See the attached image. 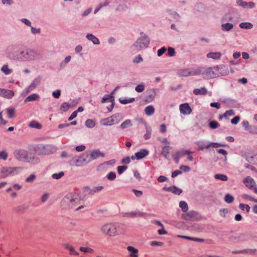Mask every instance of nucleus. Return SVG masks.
<instances>
[{"label": "nucleus", "instance_id": "40", "mask_svg": "<svg viewBox=\"0 0 257 257\" xmlns=\"http://www.w3.org/2000/svg\"><path fill=\"white\" fill-rule=\"evenodd\" d=\"M71 105L68 102H65L61 104L60 109L63 112H66L71 107Z\"/></svg>", "mask_w": 257, "mask_h": 257}, {"label": "nucleus", "instance_id": "27", "mask_svg": "<svg viewBox=\"0 0 257 257\" xmlns=\"http://www.w3.org/2000/svg\"><path fill=\"white\" fill-rule=\"evenodd\" d=\"M221 56V53L220 52H209L208 53L206 56L208 58H211L214 60H218L220 58Z\"/></svg>", "mask_w": 257, "mask_h": 257}, {"label": "nucleus", "instance_id": "42", "mask_svg": "<svg viewBox=\"0 0 257 257\" xmlns=\"http://www.w3.org/2000/svg\"><path fill=\"white\" fill-rule=\"evenodd\" d=\"M71 59V57L70 56H68L66 57L64 60L60 63V67L61 68L65 67L66 66V65L70 62Z\"/></svg>", "mask_w": 257, "mask_h": 257}, {"label": "nucleus", "instance_id": "52", "mask_svg": "<svg viewBox=\"0 0 257 257\" xmlns=\"http://www.w3.org/2000/svg\"><path fill=\"white\" fill-rule=\"evenodd\" d=\"M235 114L234 111L232 109H229L226 110L225 113L223 114V116L225 118H227L228 116H233Z\"/></svg>", "mask_w": 257, "mask_h": 257}, {"label": "nucleus", "instance_id": "36", "mask_svg": "<svg viewBox=\"0 0 257 257\" xmlns=\"http://www.w3.org/2000/svg\"><path fill=\"white\" fill-rule=\"evenodd\" d=\"M170 154L169 146H164L162 148V154L166 158H168Z\"/></svg>", "mask_w": 257, "mask_h": 257}, {"label": "nucleus", "instance_id": "32", "mask_svg": "<svg viewBox=\"0 0 257 257\" xmlns=\"http://www.w3.org/2000/svg\"><path fill=\"white\" fill-rule=\"evenodd\" d=\"M112 117H116V114H114V115H113L111 117H109L104 118L103 120V124L104 125H111L112 124H113L114 120L112 118Z\"/></svg>", "mask_w": 257, "mask_h": 257}, {"label": "nucleus", "instance_id": "5", "mask_svg": "<svg viewBox=\"0 0 257 257\" xmlns=\"http://www.w3.org/2000/svg\"><path fill=\"white\" fill-rule=\"evenodd\" d=\"M183 219L186 221H195L201 219L200 214L195 211H190L183 214Z\"/></svg>", "mask_w": 257, "mask_h": 257}, {"label": "nucleus", "instance_id": "62", "mask_svg": "<svg viewBox=\"0 0 257 257\" xmlns=\"http://www.w3.org/2000/svg\"><path fill=\"white\" fill-rule=\"evenodd\" d=\"M127 166H120L117 167V172L119 174H122L126 169Z\"/></svg>", "mask_w": 257, "mask_h": 257}, {"label": "nucleus", "instance_id": "16", "mask_svg": "<svg viewBox=\"0 0 257 257\" xmlns=\"http://www.w3.org/2000/svg\"><path fill=\"white\" fill-rule=\"evenodd\" d=\"M246 160L250 164L257 165V154L248 153L247 155Z\"/></svg>", "mask_w": 257, "mask_h": 257}, {"label": "nucleus", "instance_id": "58", "mask_svg": "<svg viewBox=\"0 0 257 257\" xmlns=\"http://www.w3.org/2000/svg\"><path fill=\"white\" fill-rule=\"evenodd\" d=\"M240 117L239 115H236L234 116L232 119L231 120V123L232 124H237L239 120H240Z\"/></svg>", "mask_w": 257, "mask_h": 257}, {"label": "nucleus", "instance_id": "41", "mask_svg": "<svg viewBox=\"0 0 257 257\" xmlns=\"http://www.w3.org/2000/svg\"><path fill=\"white\" fill-rule=\"evenodd\" d=\"M208 125L211 129L214 130L219 126V123L217 121L212 120L209 122Z\"/></svg>", "mask_w": 257, "mask_h": 257}, {"label": "nucleus", "instance_id": "24", "mask_svg": "<svg viewBox=\"0 0 257 257\" xmlns=\"http://www.w3.org/2000/svg\"><path fill=\"white\" fill-rule=\"evenodd\" d=\"M114 100V96L112 95V93H110L108 94H105L102 98L101 102L104 103L108 102H111Z\"/></svg>", "mask_w": 257, "mask_h": 257}, {"label": "nucleus", "instance_id": "17", "mask_svg": "<svg viewBox=\"0 0 257 257\" xmlns=\"http://www.w3.org/2000/svg\"><path fill=\"white\" fill-rule=\"evenodd\" d=\"M89 155L91 160H95L99 157H104V154L98 149L92 150L90 152Z\"/></svg>", "mask_w": 257, "mask_h": 257}, {"label": "nucleus", "instance_id": "44", "mask_svg": "<svg viewBox=\"0 0 257 257\" xmlns=\"http://www.w3.org/2000/svg\"><path fill=\"white\" fill-rule=\"evenodd\" d=\"M85 124L87 127L92 128L94 127L95 123L92 119H88L86 120Z\"/></svg>", "mask_w": 257, "mask_h": 257}, {"label": "nucleus", "instance_id": "50", "mask_svg": "<svg viewBox=\"0 0 257 257\" xmlns=\"http://www.w3.org/2000/svg\"><path fill=\"white\" fill-rule=\"evenodd\" d=\"M214 177L215 179H219L223 181H227L228 179L227 177L223 174H216Z\"/></svg>", "mask_w": 257, "mask_h": 257}, {"label": "nucleus", "instance_id": "46", "mask_svg": "<svg viewBox=\"0 0 257 257\" xmlns=\"http://www.w3.org/2000/svg\"><path fill=\"white\" fill-rule=\"evenodd\" d=\"M233 20V17L230 13H227L223 17L222 19V21L224 22H231Z\"/></svg>", "mask_w": 257, "mask_h": 257}, {"label": "nucleus", "instance_id": "10", "mask_svg": "<svg viewBox=\"0 0 257 257\" xmlns=\"http://www.w3.org/2000/svg\"><path fill=\"white\" fill-rule=\"evenodd\" d=\"M148 154L149 151L146 149H143L140 150L139 152L135 153V156H132L131 158L132 160L136 159L137 160H139L146 157Z\"/></svg>", "mask_w": 257, "mask_h": 257}, {"label": "nucleus", "instance_id": "61", "mask_svg": "<svg viewBox=\"0 0 257 257\" xmlns=\"http://www.w3.org/2000/svg\"><path fill=\"white\" fill-rule=\"evenodd\" d=\"M116 178V175L114 172H110L107 175V178L109 180H113Z\"/></svg>", "mask_w": 257, "mask_h": 257}, {"label": "nucleus", "instance_id": "15", "mask_svg": "<svg viewBox=\"0 0 257 257\" xmlns=\"http://www.w3.org/2000/svg\"><path fill=\"white\" fill-rule=\"evenodd\" d=\"M243 182L245 186L249 189H252L254 188L255 183L253 179L250 176H247L243 180Z\"/></svg>", "mask_w": 257, "mask_h": 257}, {"label": "nucleus", "instance_id": "1", "mask_svg": "<svg viewBox=\"0 0 257 257\" xmlns=\"http://www.w3.org/2000/svg\"><path fill=\"white\" fill-rule=\"evenodd\" d=\"M140 35V37L132 45L134 50L138 52L141 51L143 48H147L150 43V38L145 33L141 32Z\"/></svg>", "mask_w": 257, "mask_h": 257}, {"label": "nucleus", "instance_id": "26", "mask_svg": "<svg viewBox=\"0 0 257 257\" xmlns=\"http://www.w3.org/2000/svg\"><path fill=\"white\" fill-rule=\"evenodd\" d=\"M195 95H204L207 94V90L205 87H201L200 89L195 88L193 91Z\"/></svg>", "mask_w": 257, "mask_h": 257}, {"label": "nucleus", "instance_id": "60", "mask_svg": "<svg viewBox=\"0 0 257 257\" xmlns=\"http://www.w3.org/2000/svg\"><path fill=\"white\" fill-rule=\"evenodd\" d=\"M79 249L80 251L84 252H92L93 251L92 249L88 247L81 246L80 247Z\"/></svg>", "mask_w": 257, "mask_h": 257}, {"label": "nucleus", "instance_id": "20", "mask_svg": "<svg viewBox=\"0 0 257 257\" xmlns=\"http://www.w3.org/2000/svg\"><path fill=\"white\" fill-rule=\"evenodd\" d=\"M18 45L17 44H12L7 47L6 49V53L9 58L11 59L10 53L14 52L15 51L14 50L16 49Z\"/></svg>", "mask_w": 257, "mask_h": 257}, {"label": "nucleus", "instance_id": "13", "mask_svg": "<svg viewBox=\"0 0 257 257\" xmlns=\"http://www.w3.org/2000/svg\"><path fill=\"white\" fill-rule=\"evenodd\" d=\"M156 95V91L154 88L150 89L148 93L146 98L143 100L144 102L146 103L151 102L154 100Z\"/></svg>", "mask_w": 257, "mask_h": 257}, {"label": "nucleus", "instance_id": "30", "mask_svg": "<svg viewBox=\"0 0 257 257\" xmlns=\"http://www.w3.org/2000/svg\"><path fill=\"white\" fill-rule=\"evenodd\" d=\"M40 98V96L36 93H33L26 98L25 99V102L28 101H34L37 100Z\"/></svg>", "mask_w": 257, "mask_h": 257}, {"label": "nucleus", "instance_id": "33", "mask_svg": "<svg viewBox=\"0 0 257 257\" xmlns=\"http://www.w3.org/2000/svg\"><path fill=\"white\" fill-rule=\"evenodd\" d=\"M241 29L249 30L253 28V25L250 22H242L239 24Z\"/></svg>", "mask_w": 257, "mask_h": 257}, {"label": "nucleus", "instance_id": "45", "mask_svg": "<svg viewBox=\"0 0 257 257\" xmlns=\"http://www.w3.org/2000/svg\"><path fill=\"white\" fill-rule=\"evenodd\" d=\"M249 133L252 134H257V126L251 125L248 128L246 129Z\"/></svg>", "mask_w": 257, "mask_h": 257}, {"label": "nucleus", "instance_id": "47", "mask_svg": "<svg viewBox=\"0 0 257 257\" xmlns=\"http://www.w3.org/2000/svg\"><path fill=\"white\" fill-rule=\"evenodd\" d=\"M175 50L174 48L169 47L168 48V53L166 55L168 57H173L175 55Z\"/></svg>", "mask_w": 257, "mask_h": 257}, {"label": "nucleus", "instance_id": "6", "mask_svg": "<svg viewBox=\"0 0 257 257\" xmlns=\"http://www.w3.org/2000/svg\"><path fill=\"white\" fill-rule=\"evenodd\" d=\"M194 153V152H192L188 150H181L175 153V154L173 156V158L176 163L178 164L181 158L185 155H190Z\"/></svg>", "mask_w": 257, "mask_h": 257}, {"label": "nucleus", "instance_id": "29", "mask_svg": "<svg viewBox=\"0 0 257 257\" xmlns=\"http://www.w3.org/2000/svg\"><path fill=\"white\" fill-rule=\"evenodd\" d=\"M221 30L224 32H228L231 30L233 28V25L231 23H226L222 24L221 26Z\"/></svg>", "mask_w": 257, "mask_h": 257}, {"label": "nucleus", "instance_id": "63", "mask_svg": "<svg viewBox=\"0 0 257 257\" xmlns=\"http://www.w3.org/2000/svg\"><path fill=\"white\" fill-rule=\"evenodd\" d=\"M31 31L33 34H39L41 32L40 28H36L32 26L31 27Z\"/></svg>", "mask_w": 257, "mask_h": 257}, {"label": "nucleus", "instance_id": "28", "mask_svg": "<svg viewBox=\"0 0 257 257\" xmlns=\"http://www.w3.org/2000/svg\"><path fill=\"white\" fill-rule=\"evenodd\" d=\"M146 133L144 135V138L145 140H148L151 138V134H152V129L150 126L147 124V122H145Z\"/></svg>", "mask_w": 257, "mask_h": 257}, {"label": "nucleus", "instance_id": "22", "mask_svg": "<svg viewBox=\"0 0 257 257\" xmlns=\"http://www.w3.org/2000/svg\"><path fill=\"white\" fill-rule=\"evenodd\" d=\"M41 80V77L38 76L28 86V89L33 91L38 85L40 84Z\"/></svg>", "mask_w": 257, "mask_h": 257}, {"label": "nucleus", "instance_id": "64", "mask_svg": "<svg viewBox=\"0 0 257 257\" xmlns=\"http://www.w3.org/2000/svg\"><path fill=\"white\" fill-rule=\"evenodd\" d=\"M35 179L36 176L34 174H31L26 179V182H32Z\"/></svg>", "mask_w": 257, "mask_h": 257}, {"label": "nucleus", "instance_id": "4", "mask_svg": "<svg viewBox=\"0 0 257 257\" xmlns=\"http://www.w3.org/2000/svg\"><path fill=\"white\" fill-rule=\"evenodd\" d=\"M10 54L11 59L20 62H25V48L16 50Z\"/></svg>", "mask_w": 257, "mask_h": 257}, {"label": "nucleus", "instance_id": "38", "mask_svg": "<svg viewBox=\"0 0 257 257\" xmlns=\"http://www.w3.org/2000/svg\"><path fill=\"white\" fill-rule=\"evenodd\" d=\"M131 126H132V122L130 119H127L121 123L120 127L121 129L124 130Z\"/></svg>", "mask_w": 257, "mask_h": 257}, {"label": "nucleus", "instance_id": "11", "mask_svg": "<svg viewBox=\"0 0 257 257\" xmlns=\"http://www.w3.org/2000/svg\"><path fill=\"white\" fill-rule=\"evenodd\" d=\"M14 92L12 90L0 88V96L7 99H11L14 96Z\"/></svg>", "mask_w": 257, "mask_h": 257}, {"label": "nucleus", "instance_id": "12", "mask_svg": "<svg viewBox=\"0 0 257 257\" xmlns=\"http://www.w3.org/2000/svg\"><path fill=\"white\" fill-rule=\"evenodd\" d=\"M180 111L183 114H190L192 110L188 103H184L180 105Z\"/></svg>", "mask_w": 257, "mask_h": 257}, {"label": "nucleus", "instance_id": "43", "mask_svg": "<svg viewBox=\"0 0 257 257\" xmlns=\"http://www.w3.org/2000/svg\"><path fill=\"white\" fill-rule=\"evenodd\" d=\"M179 206L180 208L182 209V210L184 212H186L188 210V206L186 202L185 201H180L179 203Z\"/></svg>", "mask_w": 257, "mask_h": 257}, {"label": "nucleus", "instance_id": "9", "mask_svg": "<svg viewBox=\"0 0 257 257\" xmlns=\"http://www.w3.org/2000/svg\"><path fill=\"white\" fill-rule=\"evenodd\" d=\"M197 69L194 71L192 72L189 70V69H180L178 72V75L180 77H188L189 76H194L197 75Z\"/></svg>", "mask_w": 257, "mask_h": 257}, {"label": "nucleus", "instance_id": "31", "mask_svg": "<svg viewBox=\"0 0 257 257\" xmlns=\"http://www.w3.org/2000/svg\"><path fill=\"white\" fill-rule=\"evenodd\" d=\"M127 250L131 252L130 254L131 257H138V250L132 246H128L127 247Z\"/></svg>", "mask_w": 257, "mask_h": 257}, {"label": "nucleus", "instance_id": "59", "mask_svg": "<svg viewBox=\"0 0 257 257\" xmlns=\"http://www.w3.org/2000/svg\"><path fill=\"white\" fill-rule=\"evenodd\" d=\"M64 175V173L63 172H60L59 173H55L52 175V177L54 179H59L63 176Z\"/></svg>", "mask_w": 257, "mask_h": 257}, {"label": "nucleus", "instance_id": "48", "mask_svg": "<svg viewBox=\"0 0 257 257\" xmlns=\"http://www.w3.org/2000/svg\"><path fill=\"white\" fill-rule=\"evenodd\" d=\"M145 85L143 83H141L140 84L137 85L135 87V90L137 92H142L145 90Z\"/></svg>", "mask_w": 257, "mask_h": 257}, {"label": "nucleus", "instance_id": "7", "mask_svg": "<svg viewBox=\"0 0 257 257\" xmlns=\"http://www.w3.org/2000/svg\"><path fill=\"white\" fill-rule=\"evenodd\" d=\"M17 167H3L0 169L1 178H5L13 174L17 170Z\"/></svg>", "mask_w": 257, "mask_h": 257}, {"label": "nucleus", "instance_id": "8", "mask_svg": "<svg viewBox=\"0 0 257 257\" xmlns=\"http://www.w3.org/2000/svg\"><path fill=\"white\" fill-rule=\"evenodd\" d=\"M102 230L104 233L109 235L113 236L116 233V229L113 224H105L102 227Z\"/></svg>", "mask_w": 257, "mask_h": 257}, {"label": "nucleus", "instance_id": "3", "mask_svg": "<svg viewBox=\"0 0 257 257\" xmlns=\"http://www.w3.org/2000/svg\"><path fill=\"white\" fill-rule=\"evenodd\" d=\"M42 54L38 51L31 48H25V62L40 59Z\"/></svg>", "mask_w": 257, "mask_h": 257}, {"label": "nucleus", "instance_id": "37", "mask_svg": "<svg viewBox=\"0 0 257 257\" xmlns=\"http://www.w3.org/2000/svg\"><path fill=\"white\" fill-rule=\"evenodd\" d=\"M29 126L31 127L35 128L38 130L41 129L42 127V125L36 120L31 121L30 122Z\"/></svg>", "mask_w": 257, "mask_h": 257}, {"label": "nucleus", "instance_id": "14", "mask_svg": "<svg viewBox=\"0 0 257 257\" xmlns=\"http://www.w3.org/2000/svg\"><path fill=\"white\" fill-rule=\"evenodd\" d=\"M163 190L166 191L171 192L176 195H180L182 192V189L177 187L175 185H172L169 187H164L163 188Z\"/></svg>", "mask_w": 257, "mask_h": 257}, {"label": "nucleus", "instance_id": "2", "mask_svg": "<svg viewBox=\"0 0 257 257\" xmlns=\"http://www.w3.org/2000/svg\"><path fill=\"white\" fill-rule=\"evenodd\" d=\"M218 68L217 66H213L211 67L203 68L200 67L197 69V75H202L203 77L206 79L216 78L219 76V74L216 72V70Z\"/></svg>", "mask_w": 257, "mask_h": 257}, {"label": "nucleus", "instance_id": "54", "mask_svg": "<svg viewBox=\"0 0 257 257\" xmlns=\"http://www.w3.org/2000/svg\"><path fill=\"white\" fill-rule=\"evenodd\" d=\"M61 91L60 89H57L52 92V96L55 98H59L61 95Z\"/></svg>", "mask_w": 257, "mask_h": 257}, {"label": "nucleus", "instance_id": "25", "mask_svg": "<svg viewBox=\"0 0 257 257\" xmlns=\"http://www.w3.org/2000/svg\"><path fill=\"white\" fill-rule=\"evenodd\" d=\"M86 37L88 40L91 41L94 45H98L100 44L99 39L92 34H87Z\"/></svg>", "mask_w": 257, "mask_h": 257}, {"label": "nucleus", "instance_id": "51", "mask_svg": "<svg viewBox=\"0 0 257 257\" xmlns=\"http://www.w3.org/2000/svg\"><path fill=\"white\" fill-rule=\"evenodd\" d=\"M224 200L227 203H231L234 200V198L231 195L227 194L224 197Z\"/></svg>", "mask_w": 257, "mask_h": 257}, {"label": "nucleus", "instance_id": "18", "mask_svg": "<svg viewBox=\"0 0 257 257\" xmlns=\"http://www.w3.org/2000/svg\"><path fill=\"white\" fill-rule=\"evenodd\" d=\"M218 68L216 70V72L219 74V76H224L227 73V67L225 65H216Z\"/></svg>", "mask_w": 257, "mask_h": 257}, {"label": "nucleus", "instance_id": "55", "mask_svg": "<svg viewBox=\"0 0 257 257\" xmlns=\"http://www.w3.org/2000/svg\"><path fill=\"white\" fill-rule=\"evenodd\" d=\"M167 49L165 47H162L157 51V56L161 57L166 51Z\"/></svg>", "mask_w": 257, "mask_h": 257}, {"label": "nucleus", "instance_id": "39", "mask_svg": "<svg viewBox=\"0 0 257 257\" xmlns=\"http://www.w3.org/2000/svg\"><path fill=\"white\" fill-rule=\"evenodd\" d=\"M118 100L120 103L122 104H126L127 103H132L135 101V98L134 97H132L129 99L119 98Z\"/></svg>", "mask_w": 257, "mask_h": 257}, {"label": "nucleus", "instance_id": "35", "mask_svg": "<svg viewBox=\"0 0 257 257\" xmlns=\"http://www.w3.org/2000/svg\"><path fill=\"white\" fill-rule=\"evenodd\" d=\"M7 112L8 114V116L10 118H12L15 116V109L13 107H9L7 109Z\"/></svg>", "mask_w": 257, "mask_h": 257}, {"label": "nucleus", "instance_id": "49", "mask_svg": "<svg viewBox=\"0 0 257 257\" xmlns=\"http://www.w3.org/2000/svg\"><path fill=\"white\" fill-rule=\"evenodd\" d=\"M1 71L6 75L10 74L12 72V70L9 68L7 65H4L1 68Z\"/></svg>", "mask_w": 257, "mask_h": 257}, {"label": "nucleus", "instance_id": "56", "mask_svg": "<svg viewBox=\"0 0 257 257\" xmlns=\"http://www.w3.org/2000/svg\"><path fill=\"white\" fill-rule=\"evenodd\" d=\"M103 187L102 186H97L93 188V190H90L89 193L90 194H93L94 193L98 192L101 190Z\"/></svg>", "mask_w": 257, "mask_h": 257}, {"label": "nucleus", "instance_id": "19", "mask_svg": "<svg viewBox=\"0 0 257 257\" xmlns=\"http://www.w3.org/2000/svg\"><path fill=\"white\" fill-rule=\"evenodd\" d=\"M91 160V158L90 157L89 154L86 153L82 154L79 158V159L77 160V162H83L85 164H87L90 162Z\"/></svg>", "mask_w": 257, "mask_h": 257}, {"label": "nucleus", "instance_id": "21", "mask_svg": "<svg viewBox=\"0 0 257 257\" xmlns=\"http://www.w3.org/2000/svg\"><path fill=\"white\" fill-rule=\"evenodd\" d=\"M15 153L17 158L18 159H26L28 157L27 152L24 150H17Z\"/></svg>", "mask_w": 257, "mask_h": 257}, {"label": "nucleus", "instance_id": "57", "mask_svg": "<svg viewBox=\"0 0 257 257\" xmlns=\"http://www.w3.org/2000/svg\"><path fill=\"white\" fill-rule=\"evenodd\" d=\"M143 61V58H142L141 55H138L133 60V63H134L138 64V63L142 62Z\"/></svg>", "mask_w": 257, "mask_h": 257}, {"label": "nucleus", "instance_id": "34", "mask_svg": "<svg viewBox=\"0 0 257 257\" xmlns=\"http://www.w3.org/2000/svg\"><path fill=\"white\" fill-rule=\"evenodd\" d=\"M155 108L153 105H149L145 109V113L148 116H150L154 114Z\"/></svg>", "mask_w": 257, "mask_h": 257}, {"label": "nucleus", "instance_id": "53", "mask_svg": "<svg viewBox=\"0 0 257 257\" xmlns=\"http://www.w3.org/2000/svg\"><path fill=\"white\" fill-rule=\"evenodd\" d=\"M242 197L244 199H246V200H249V201H252V202H253L257 203V199L254 198L253 197H251L250 196H249L247 194H244L242 196Z\"/></svg>", "mask_w": 257, "mask_h": 257}, {"label": "nucleus", "instance_id": "23", "mask_svg": "<svg viewBox=\"0 0 257 257\" xmlns=\"http://www.w3.org/2000/svg\"><path fill=\"white\" fill-rule=\"evenodd\" d=\"M238 6L245 9H253L255 7V4L252 2H243L237 5Z\"/></svg>", "mask_w": 257, "mask_h": 257}]
</instances>
